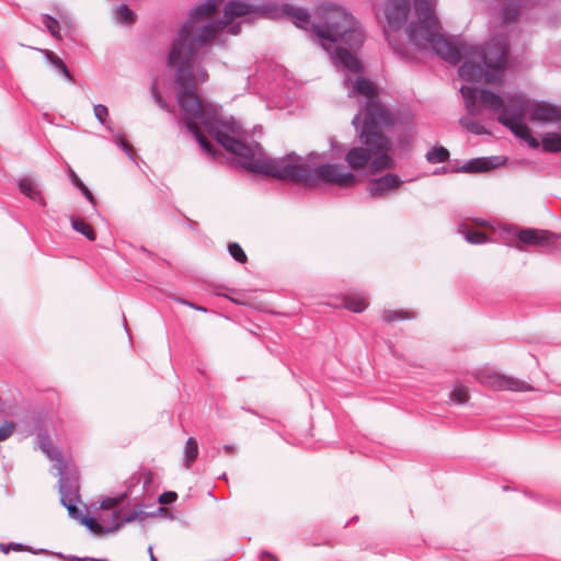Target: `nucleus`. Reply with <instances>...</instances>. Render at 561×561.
<instances>
[{
    "label": "nucleus",
    "mask_w": 561,
    "mask_h": 561,
    "mask_svg": "<svg viewBox=\"0 0 561 561\" xmlns=\"http://www.w3.org/2000/svg\"><path fill=\"white\" fill-rule=\"evenodd\" d=\"M72 228L85 236L90 241L95 240V232L92 228V226L88 222H85L83 219L80 218H73L72 219Z\"/></svg>",
    "instance_id": "5701e85b"
},
{
    "label": "nucleus",
    "mask_w": 561,
    "mask_h": 561,
    "mask_svg": "<svg viewBox=\"0 0 561 561\" xmlns=\"http://www.w3.org/2000/svg\"><path fill=\"white\" fill-rule=\"evenodd\" d=\"M133 518H134V516H130V517L126 518L125 522H130V520H133Z\"/></svg>",
    "instance_id": "5fc2aeb1"
},
{
    "label": "nucleus",
    "mask_w": 561,
    "mask_h": 561,
    "mask_svg": "<svg viewBox=\"0 0 561 561\" xmlns=\"http://www.w3.org/2000/svg\"><path fill=\"white\" fill-rule=\"evenodd\" d=\"M516 14H517L516 9L507 8L504 11L503 19H504L505 22L508 23V22H512L515 19Z\"/></svg>",
    "instance_id": "a19ab883"
},
{
    "label": "nucleus",
    "mask_w": 561,
    "mask_h": 561,
    "mask_svg": "<svg viewBox=\"0 0 561 561\" xmlns=\"http://www.w3.org/2000/svg\"><path fill=\"white\" fill-rule=\"evenodd\" d=\"M82 524L96 535L105 533L104 527L95 518L85 517L82 519Z\"/></svg>",
    "instance_id": "473e14b6"
},
{
    "label": "nucleus",
    "mask_w": 561,
    "mask_h": 561,
    "mask_svg": "<svg viewBox=\"0 0 561 561\" xmlns=\"http://www.w3.org/2000/svg\"><path fill=\"white\" fill-rule=\"evenodd\" d=\"M458 61L463 58L459 68L461 78L472 82L484 80L489 84H501L502 72L507 62V46L503 38L491 41L485 47L470 46L460 50Z\"/></svg>",
    "instance_id": "39448f33"
},
{
    "label": "nucleus",
    "mask_w": 561,
    "mask_h": 561,
    "mask_svg": "<svg viewBox=\"0 0 561 561\" xmlns=\"http://www.w3.org/2000/svg\"><path fill=\"white\" fill-rule=\"evenodd\" d=\"M523 140L527 141L531 148L539 147V141L536 138H534L530 133H529V136L525 137Z\"/></svg>",
    "instance_id": "37998d69"
},
{
    "label": "nucleus",
    "mask_w": 561,
    "mask_h": 561,
    "mask_svg": "<svg viewBox=\"0 0 561 561\" xmlns=\"http://www.w3.org/2000/svg\"><path fill=\"white\" fill-rule=\"evenodd\" d=\"M346 84L352 88L350 95L358 94V95H363V96L367 98L368 102L377 101L376 96H377L378 90L371 81L359 77L354 81L347 80Z\"/></svg>",
    "instance_id": "dca6fc26"
},
{
    "label": "nucleus",
    "mask_w": 561,
    "mask_h": 561,
    "mask_svg": "<svg viewBox=\"0 0 561 561\" xmlns=\"http://www.w3.org/2000/svg\"><path fill=\"white\" fill-rule=\"evenodd\" d=\"M178 499V494L173 491H168V492H163L160 496H159V503L160 504H171L173 502H175V500Z\"/></svg>",
    "instance_id": "4c0bfd02"
},
{
    "label": "nucleus",
    "mask_w": 561,
    "mask_h": 561,
    "mask_svg": "<svg viewBox=\"0 0 561 561\" xmlns=\"http://www.w3.org/2000/svg\"><path fill=\"white\" fill-rule=\"evenodd\" d=\"M463 169L468 172H482L490 169L489 161L484 159H477L468 162Z\"/></svg>",
    "instance_id": "c85d7f7f"
},
{
    "label": "nucleus",
    "mask_w": 561,
    "mask_h": 561,
    "mask_svg": "<svg viewBox=\"0 0 561 561\" xmlns=\"http://www.w3.org/2000/svg\"><path fill=\"white\" fill-rule=\"evenodd\" d=\"M476 379L483 386L497 391H533L534 388L524 380L502 375L493 369H481L476 374Z\"/></svg>",
    "instance_id": "9d476101"
},
{
    "label": "nucleus",
    "mask_w": 561,
    "mask_h": 561,
    "mask_svg": "<svg viewBox=\"0 0 561 561\" xmlns=\"http://www.w3.org/2000/svg\"><path fill=\"white\" fill-rule=\"evenodd\" d=\"M460 92L470 115H478L480 113L479 102L494 112H503L504 100L490 90L482 89L477 91L476 89L463 85L460 88Z\"/></svg>",
    "instance_id": "1a4fd4ad"
},
{
    "label": "nucleus",
    "mask_w": 561,
    "mask_h": 561,
    "mask_svg": "<svg viewBox=\"0 0 561 561\" xmlns=\"http://www.w3.org/2000/svg\"><path fill=\"white\" fill-rule=\"evenodd\" d=\"M358 122V116H355L353 119V124H356Z\"/></svg>",
    "instance_id": "864d4df0"
},
{
    "label": "nucleus",
    "mask_w": 561,
    "mask_h": 561,
    "mask_svg": "<svg viewBox=\"0 0 561 561\" xmlns=\"http://www.w3.org/2000/svg\"><path fill=\"white\" fill-rule=\"evenodd\" d=\"M15 431V425L11 422H5L0 426V442L8 439Z\"/></svg>",
    "instance_id": "f704fd0d"
},
{
    "label": "nucleus",
    "mask_w": 561,
    "mask_h": 561,
    "mask_svg": "<svg viewBox=\"0 0 561 561\" xmlns=\"http://www.w3.org/2000/svg\"><path fill=\"white\" fill-rule=\"evenodd\" d=\"M45 25L46 27L48 28V31L50 32V34L57 38L60 37L59 35V23L53 19V18H46L45 19Z\"/></svg>",
    "instance_id": "c9c22d12"
},
{
    "label": "nucleus",
    "mask_w": 561,
    "mask_h": 561,
    "mask_svg": "<svg viewBox=\"0 0 561 561\" xmlns=\"http://www.w3.org/2000/svg\"><path fill=\"white\" fill-rule=\"evenodd\" d=\"M542 148L547 152L561 151V134L548 133L542 137Z\"/></svg>",
    "instance_id": "aec40b11"
},
{
    "label": "nucleus",
    "mask_w": 561,
    "mask_h": 561,
    "mask_svg": "<svg viewBox=\"0 0 561 561\" xmlns=\"http://www.w3.org/2000/svg\"><path fill=\"white\" fill-rule=\"evenodd\" d=\"M237 148L243 150L247 156V170L253 173L264 174L279 180L293 181L316 186L319 182L335 184L340 187H351L357 182L356 176L345 171L341 164L324 163L316 169L305 164L300 157L288 154L283 158H268L260 146L255 148H244L234 144Z\"/></svg>",
    "instance_id": "20e7f679"
},
{
    "label": "nucleus",
    "mask_w": 561,
    "mask_h": 561,
    "mask_svg": "<svg viewBox=\"0 0 561 561\" xmlns=\"http://www.w3.org/2000/svg\"><path fill=\"white\" fill-rule=\"evenodd\" d=\"M343 306L353 312H362L368 305L364 297L351 295L344 298Z\"/></svg>",
    "instance_id": "412c9836"
},
{
    "label": "nucleus",
    "mask_w": 561,
    "mask_h": 561,
    "mask_svg": "<svg viewBox=\"0 0 561 561\" xmlns=\"http://www.w3.org/2000/svg\"><path fill=\"white\" fill-rule=\"evenodd\" d=\"M113 517L115 520H118V512L113 513ZM121 523L116 522L115 526L113 527L114 530H116L119 527Z\"/></svg>",
    "instance_id": "49530a36"
},
{
    "label": "nucleus",
    "mask_w": 561,
    "mask_h": 561,
    "mask_svg": "<svg viewBox=\"0 0 561 561\" xmlns=\"http://www.w3.org/2000/svg\"><path fill=\"white\" fill-rule=\"evenodd\" d=\"M19 188L21 193L31 198L32 201L38 202L45 206L44 196L38 188L37 180L33 176H24L19 181Z\"/></svg>",
    "instance_id": "a211bd4d"
},
{
    "label": "nucleus",
    "mask_w": 561,
    "mask_h": 561,
    "mask_svg": "<svg viewBox=\"0 0 561 561\" xmlns=\"http://www.w3.org/2000/svg\"><path fill=\"white\" fill-rule=\"evenodd\" d=\"M0 549L4 552V553H8L10 548L9 547H4V546H0Z\"/></svg>",
    "instance_id": "3c124183"
},
{
    "label": "nucleus",
    "mask_w": 561,
    "mask_h": 561,
    "mask_svg": "<svg viewBox=\"0 0 561 561\" xmlns=\"http://www.w3.org/2000/svg\"><path fill=\"white\" fill-rule=\"evenodd\" d=\"M522 110V119H524L525 117V113L527 111V107H526V102L524 101L523 98H519V96H514L510 100V103L507 106L504 105V110H506L507 114H517L518 113V110Z\"/></svg>",
    "instance_id": "b1692460"
},
{
    "label": "nucleus",
    "mask_w": 561,
    "mask_h": 561,
    "mask_svg": "<svg viewBox=\"0 0 561 561\" xmlns=\"http://www.w3.org/2000/svg\"><path fill=\"white\" fill-rule=\"evenodd\" d=\"M222 2L224 0H203L198 3L192 9L190 19L172 44L169 64L176 68L175 83L180 88L179 91L196 90L198 83L208 79L206 69L194 65L195 46L208 43L236 18L244 16L251 11L249 4L232 1L225 7L222 21L208 22Z\"/></svg>",
    "instance_id": "f257e3e1"
},
{
    "label": "nucleus",
    "mask_w": 561,
    "mask_h": 561,
    "mask_svg": "<svg viewBox=\"0 0 561 561\" xmlns=\"http://www.w3.org/2000/svg\"><path fill=\"white\" fill-rule=\"evenodd\" d=\"M42 449L50 459H55L59 456V451L50 445H44Z\"/></svg>",
    "instance_id": "ea45409f"
},
{
    "label": "nucleus",
    "mask_w": 561,
    "mask_h": 561,
    "mask_svg": "<svg viewBox=\"0 0 561 561\" xmlns=\"http://www.w3.org/2000/svg\"><path fill=\"white\" fill-rule=\"evenodd\" d=\"M176 99L184 114L186 128L195 136L203 150L210 157L216 158V151L211 142L202 134L196 121H199L215 136L217 142L234 154L240 165L247 169V156L243 154V150L234 146V144H238L244 148H252L237 139L243 134L241 125L232 118H221L216 106L202 100L196 90L178 91Z\"/></svg>",
    "instance_id": "7ed1b4c3"
},
{
    "label": "nucleus",
    "mask_w": 561,
    "mask_h": 561,
    "mask_svg": "<svg viewBox=\"0 0 561 561\" xmlns=\"http://www.w3.org/2000/svg\"><path fill=\"white\" fill-rule=\"evenodd\" d=\"M151 93H152L153 99H154L156 102L161 101L162 96H161V94H160V92L158 90V87H157L156 82L151 87Z\"/></svg>",
    "instance_id": "c03bdc74"
},
{
    "label": "nucleus",
    "mask_w": 561,
    "mask_h": 561,
    "mask_svg": "<svg viewBox=\"0 0 561 561\" xmlns=\"http://www.w3.org/2000/svg\"><path fill=\"white\" fill-rule=\"evenodd\" d=\"M225 450L228 454H232L234 451V448L232 446L227 445V446H225Z\"/></svg>",
    "instance_id": "09e8293b"
},
{
    "label": "nucleus",
    "mask_w": 561,
    "mask_h": 561,
    "mask_svg": "<svg viewBox=\"0 0 561 561\" xmlns=\"http://www.w3.org/2000/svg\"><path fill=\"white\" fill-rule=\"evenodd\" d=\"M375 16L387 38L404 32L412 45L431 49L450 64L459 53L442 33L431 0H383L375 7Z\"/></svg>",
    "instance_id": "f03ea898"
},
{
    "label": "nucleus",
    "mask_w": 561,
    "mask_h": 561,
    "mask_svg": "<svg viewBox=\"0 0 561 561\" xmlns=\"http://www.w3.org/2000/svg\"><path fill=\"white\" fill-rule=\"evenodd\" d=\"M312 30L321 39V45L329 50L333 43L342 42L350 48H358L365 39L364 31L359 22L345 9L331 5L324 11V23H313Z\"/></svg>",
    "instance_id": "423d86ee"
},
{
    "label": "nucleus",
    "mask_w": 561,
    "mask_h": 561,
    "mask_svg": "<svg viewBox=\"0 0 561 561\" xmlns=\"http://www.w3.org/2000/svg\"><path fill=\"white\" fill-rule=\"evenodd\" d=\"M157 104H158L161 108L169 111V106H168L167 102H165L163 99H161V101L157 102Z\"/></svg>",
    "instance_id": "a18cd8bd"
},
{
    "label": "nucleus",
    "mask_w": 561,
    "mask_h": 561,
    "mask_svg": "<svg viewBox=\"0 0 561 561\" xmlns=\"http://www.w3.org/2000/svg\"><path fill=\"white\" fill-rule=\"evenodd\" d=\"M67 508H68V511H69L70 513H73V512H76V511H77V507H76L75 505H69V506H67Z\"/></svg>",
    "instance_id": "8fccbe9b"
},
{
    "label": "nucleus",
    "mask_w": 561,
    "mask_h": 561,
    "mask_svg": "<svg viewBox=\"0 0 561 561\" xmlns=\"http://www.w3.org/2000/svg\"><path fill=\"white\" fill-rule=\"evenodd\" d=\"M353 147L345 156V161L354 171L369 165L371 174H378L394 167L390 150H378L373 145Z\"/></svg>",
    "instance_id": "6e6552de"
},
{
    "label": "nucleus",
    "mask_w": 561,
    "mask_h": 561,
    "mask_svg": "<svg viewBox=\"0 0 561 561\" xmlns=\"http://www.w3.org/2000/svg\"><path fill=\"white\" fill-rule=\"evenodd\" d=\"M228 250L230 255L240 263H245L248 260L247 254L243 249L238 243H230L228 245Z\"/></svg>",
    "instance_id": "2f4dec72"
},
{
    "label": "nucleus",
    "mask_w": 561,
    "mask_h": 561,
    "mask_svg": "<svg viewBox=\"0 0 561 561\" xmlns=\"http://www.w3.org/2000/svg\"><path fill=\"white\" fill-rule=\"evenodd\" d=\"M185 467L190 468L198 456V444L194 437H190L184 448Z\"/></svg>",
    "instance_id": "4be33fe9"
},
{
    "label": "nucleus",
    "mask_w": 561,
    "mask_h": 561,
    "mask_svg": "<svg viewBox=\"0 0 561 561\" xmlns=\"http://www.w3.org/2000/svg\"><path fill=\"white\" fill-rule=\"evenodd\" d=\"M449 152L444 147H437L426 153V159L431 163L444 162L448 159Z\"/></svg>",
    "instance_id": "bb28decb"
},
{
    "label": "nucleus",
    "mask_w": 561,
    "mask_h": 561,
    "mask_svg": "<svg viewBox=\"0 0 561 561\" xmlns=\"http://www.w3.org/2000/svg\"><path fill=\"white\" fill-rule=\"evenodd\" d=\"M118 144L125 150V152L131 158L134 153L131 145L123 137L118 138Z\"/></svg>",
    "instance_id": "58836bf2"
},
{
    "label": "nucleus",
    "mask_w": 561,
    "mask_h": 561,
    "mask_svg": "<svg viewBox=\"0 0 561 561\" xmlns=\"http://www.w3.org/2000/svg\"><path fill=\"white\" fill-rule=\"evenodd\" d=\"M416 312L410 308L402 307H388L381 312V320L387 324H394L397 322L412 321L416 319Z\"/></svg>",
    "instance_id": "4468645a"
},
{
    "label": "nucleus",
    "mask_w": 561,
    "mask_h": 561,
    "mask_svg": "<svg viewBox=\"0 0 561 561\" xmlns=\"http://www.w3.org/2000/svg\"><path fill=\"white\" fill-rule=\"evenodd\" d=\"M557 241V234L542 229H523L518 232V244L516 248L523 250V245L546 248L552 245Z\"/></svg>",
    "instance_id": "9b49d317"
},
{
    "label": "nucleus",
    "mask_w": 561,
    "mask_h": 561,
    "mask_svg": "<svg viewBox=\"0 0 561 561\" xmlns=\"http://www.w3.org/2000/svg\"><path fill=\"white\" fill-rule=\"evenodd\" d=\"M401 184L402 180L397 174L388 173L369 181L367 191L371 197H383L389 192L399 188Z\"/></svg>",
    "instance_id": "f8f14e48"
},
{
    "label": "nucleus",
    "mask_w": 561,
    "mask_h": 561,
    "mask_svg": "<svg viewBox=\"0 0 561 561\" xmlns=\"http://www.w3.org/2000/svg\"><path fill=\"white\" fill-rule=\"evenodd\" d=\"M47 59L56 67L58 68L67 78L71 79V75L65 65V62L56 56L54 53L47 50L46 51Z\"/></svg>",
    "instance_id": "c756f323"
},
{
    "label": "nucleus",
    "mask_w": 561,
    "mask_h": 561,
    "mask_svg": "<svg viewBox=\"0 0 561 561\" xmlns=\"http://www.w3.org/2000/svg\"><path fill=\"white\" fill-rule=\"evenodd\" d=\"M530 118L534 122H559L561 119V113L557 107L552 105L546 103H536L533 106Z\"/></svg>",
    "instance_id": "2eb2a0df"
},
{
    "label": "nucleus",
    "mask_w": 561,
    "mask_h": 561,
    "mask_svg": "<svg viewBox=\"0 0 561 561\" xmlns=\"http://www.w3.org/2000/svg\"><path fill=\"white\" fill-rule=\"evenodd\" d=\"M462 127L476 135H482L486 133V129L479 123L470 119L462 118L459 121Z\"/></svg>",
    "instance_id": "7c9ffc66"
},
{
    "label": "nucleus",
    "mask_w": 561,
    "mask_h": 561,
    "mask_svg": "<svg viewBox=\"0 0 561 561\" xmlns=\"http://www.w3.org/2000/svg\"><path fill=\"white\" fill-rule=\"evenodd\" d=\"M124 497V494L118 497H105L104 500H102L100 507L102 510H112L115 506H117L123 501Z\"/></svg>",
    "instance_id": "72a5a7b5"
},
{
    "label": "nucleus",
    "mask_w": 561,
    "mask_h": 561,
    "mask_svg": "<svg viewBox=\"0 0 561 561\" xmlns=\"http://www.w3.org/2000/svg\"><path fill=\"white\" fill-rule=\"evenodd\" d=\"M336 64L341 65L344 69L358 73L362 71V64L355 55L345 48L337 47L334 55Z\"/></svg>",
    "instance_id": "f3484780"
},
{
    "label": "nucleus",
    "mask_w": 561,
    "mask_h": 561,
    "mask_svg": "<svg viewBox=\"0 0 561 561\" xmlns=\"http://www.w3.org/2000/svg\"><path fill=\"white\" fill-rule=\"evenodd\" d=\"M450 400L454 403H457V404H465V403H467L468 400H469L468 388L462 386V385L456 386L454 388V390L451 391V393H450Z\"/></svg>",
    "instance_id": "a878e982"
},
{
    "label": "nucleus",
    "mask_w": 561,
    "mask_h": 561,
    "mask_svg": "<svg viewBox=\"0 0 561 561\" xmlns=\"http://www.w3.org/2000/svg\"><path fill=\"white\" fill-rule=\"evenodd\" d=\"M507 111L504 110V113L500 114L497 121L503 124L505 127L510 128L512 133L520 139L529 136L530 129L525 124L524 119H522V110H518L517 114H507Z\"/></svg>",
    "instance_id": "ddd939ff"
},
{
    "label": "nucleus",
    "mask_w": 561,
    "mask_h": 561,
    "mask_svg": "<svg viewBox=\"0 0 561 561\" xmlns=\"http://www.w3.org/2000/svg\"><path fill=\"white\" fill-rule=\"evenodd\" d=\"M95 117L103 124L108 115V110L105 105L96 104L93 107Z\"/></svg>",
    "instance_id": "e433bc0d"
},
{
    "label": "nucleus",
    "mask_w": 561,
    "mask_h": 561,
    "mask_svg": "<svg viewBox=\"0 0 561 561\" xmlns=\"http://www.w3.org/2000/svg\"><path fill=\"white\" fill-rule=\"evenodd\" d=\"M76 184L83 192V194L89 198V201L93 203L94 198H93L92 193L84 186V184L79 179H77Z\"/></svg>",
    "instance_id": "79ce46f5"
},
{
    "label": "nucleus",
    "mask_w": 561,
    "mask_h": 561,
    "mask_svg": "<svg viewBox=\"0 0 561 561\" xmlns=\"http://www.w3.org/2000/svg\"><path fill=\"white\" fill-rule=\"evenodd\" d=\"M462 233L465 234L466 240L472 244H482L488 241L486 234L480 230L466 229L462 230Z\"/></svg>",
    "instance_id": "cd10ccee"
},
{
    "label": "nucleus",
    "mask_w": 561,
    "mask_h": 561,
    "mask_svg": "<svg viewBox=\"0 0 561 561\" xmlns=\"http://www.w3.org/2000/svg\"><path fill=\"white\" fill-rule=\"evenodd\" d=\"M285 12L290 16L293 23L300 28L306 30L310 24L309 14L302 9L287 7Z\"/></svg>",
    "instance_id": "6ab92c4d"
},
{
    "label": "nucleus",
    "mask_w": 561,
    "mask_h": 561,
    "mask_svg": "<svg viewBox=\"0 0 561 561\" xmlns=\"http://www.w3.org/2000/svg\"><path fill=\"white\" fill-rule=\"evenodd\" d=\"M394 117L379 101L367 103L366 114L359 139L363 145H373L378 150H391L390 139L382 133L392 126Z\"/></svg>",
    "instance_id": "0eeeda50"
},
{
    "label": "nucleus",
    "mask_w": 561,
    "mask_h": 561,
    "mask_svg": "<svg viewBox=\"0 0 561 561\" xmlns=\"http://www.w3.org/2000/svg\"><path fill=\"white\" fill-rule=\"evenodd\" d=\"M229 32H230L231 34H237V33H238V31H237V30H234V27L230 28V30H229Z\"/></svg>",
    "instance_id": "603ef678"
},
{
    "label": "nucleus",
    "mask_w": 561,
    "mask_h": 561,
    "mask_svg": "<svg viewBox=\"0 0 561 561\" xmlns=\"http://www.w3.org/2000/svg\"><path fill=\"white\" fill-rule=\"evenodd\" d=\"M148 553H149V557H150V561H157V558L153 556L152 547L151 546L148 548Z\"/></svg>",
    "instance_id": "de8ad7c7"
},
{
    "label": "nucleus",
    "mask_w": 561,
    "mask_h": 561,
    "mask_svg": "<svg viewBox=\"0 0 561 561\" xmlns=\"http://www.w3.org/2000/svg\"><path fill=\"white\" fill-rule=\"evenodd\" d=\"M115 14L117 21L121 23L131 24L136 20V14L125 4L118 5Z\"/></svg>",
    "instance_id": "393cba45"
}]
</instances>
